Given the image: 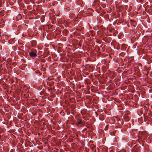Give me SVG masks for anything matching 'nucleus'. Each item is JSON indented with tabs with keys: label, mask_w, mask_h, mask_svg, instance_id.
Returning a JSON list of instances; mask_svg holds the SVG:
<instances>
[{
	"label": "nucleus",
	"mask_w": 152,
	"mask_h": 152,
	"mask_svg": "<svg viewBox=\"0 0 152 152\" xmlns=\"http://www.w3.org/2000/svg\"><path fill=\"white\" fill-rule=\"evenodd\" d=\"M148 136V134L146 131H139L138 134V139L140 140L146 139Z\"/></svg>",
	"instance_id": "nucleus-1"
},
{
	"label": "nucleus",
	"mask_w": 152,
	"mask_h": 152,
	"mask_svg": "<svg viewBox=\"0 0 152 152\" xmlns=\"http://www.w3.org/2000/svg\"><path fill=\"white\" fill-rule=\"evenodd\" d=\"M29 55L31 57H35L37 56V54L33 51H31L29 53Z\"/></svg>",
	"instance_id": "nucleus-2"
},
{
	"label": "nucleus",
	"mask_w": 152,
	"mask_h": 152,
	"mask_svg": "<svg viewBox=\"0 0 152 152\" xmlns=\"http://www.w3.org/2000/svg\"><path fill=\"white\" fill-rule=\"evenodd\" d=\"M36 44V42L34 41H32L31 42V45L33 47H34Z\"/></svg>",
	"instance_id": "nucleus-3"
},
{
	"label": "nucleus",
	"mask_w": 152,
	"mask_h": 152,
	"mask_svg": "<svg viewBox=\"0 0 152 152\" xmlns=\"http://www.w3.org/2000/svg\"><path fill=\"white\" fill-rule=\"evenodd\" d=\"M82 123V120L80 119H78L77 120V125H78L81 124Z\"/></svg>",
	"instance_id": "nucleus-4"
},
{
	"label": "nucleus",
	"mask_w": 152,
	"mask_h": 152,
	"mask_svg": "<svg viewBox=\"0 0 152 152\" xmlns=\"http://www.w3.org/2000/svg\"><path fill=\"white\" fill-rule=\"evenodd\" d=\"M90 148L93 151H96V150L95 148V146L94 145H91L90 146Z\"/></svg>",
	"instance_id": "nucleus-5"
},
{
	"label": "nucleus",
	"mask_w": 152,
	"mask_h": 152,
	"mask_svg": "<svg viewBox=\"0 0 152 152\" xmlns=\"http://www.w3.org/2000/svg\"><path fill=\"white\" fill-rule=\"evenodd\" d=\"M126 119V120L127 121H129V120H130V118H129L127 116H126V117H125Z\"/></svg>",
	"instance_id": "nucleus-6"
},
{
	"label": "nucleus",
	"mask_w": 152,
	"mask_h": 152,
	"mask_svg": "<svg viewBox=\"0 0 152 152\" xmlns=\"http://www.w3.org/2000/svg\"><path fill=\"white\" fill-rule=\"evenodd\" d=\"M130 21L131 22H134L135 24H136V22L135 21H134V20H131Z\"/></svg>",
	"instance_id": "nucleus-7"
},
{
	"label": "nucleus",
	"mask_w": 152,
	"mask_h": 152,
	"mask_svg": "<svg viewBox=\"0 0 152 152\" xmlns=\"http://www.w3.org/2000/svg\"><path fill=\"white\" fill-rule=\"evenodd\" d=\"M58 15H56V16H59V15H60L59 12V11H58Z\"/></svg>",
	"instance_id": "nucleus-8"
}]
</instances>
